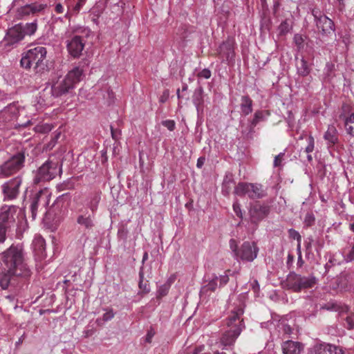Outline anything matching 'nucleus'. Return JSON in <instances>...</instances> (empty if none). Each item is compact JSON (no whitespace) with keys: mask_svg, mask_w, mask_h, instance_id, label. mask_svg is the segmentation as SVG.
Here are the masks:
<instances>
[{"mask_svg":"<svg viewBox=\"0 0 354 354\" xmlns=\"http://www.w3.org/2000/svg\"><path fill=\"white\" fill-rule=\"evenodd\" d=\"M220 56L227 61L232 59L234 57V42L232 40H227L223 42L218 49Z\"/></svg>","mask_w":354,"mask_h":354,"instance_id":"a211bd4d","label":"nucleus"},{"mask_svg":"<svg viewBox=\"0 0 354 354\" xmlns=\"http://www.w3.org/2000/svg\"><path fill=\"white\" fill-rule=\"evenodd\" d=\"M288 331L290 330V328L289 326L288 327Z\"/></svg>","mask_w":354,"mask_h":354,"instance_id":"338daca9","label":"nucleus"},{"mask_svg":"<svg viewBox=\"0 0 354 354\" xmlns=\"http://www.w3.org/2000/svg\"><path fill=\"white\" fill-rule=\"evenodd\" d=\"M198 76L205 79H209L211 77V71L209 69H203L199 73Z\"/></svg>","mask_w":354,"mask_h":354,"instance_id":"49530a36","label":"nucleus"},{"mask_svg":"<svg viewBox=\"0 0 354 354\" xmlns=\"http://www.w3.org/2000/svg\"><path fill=\"white\" fill-rule=\"evenodd\" d=\"M311 354H344V351L335 345L322 343L316 344L311 351Z\"/></svg>","mask_w":354,"mask_h":354,"instance_id":"f3484780","label":"nucleus"},{"mask_svg":"<svg viewBox=\"0 0 354 354\" xmlns=\"http://www.w3.org/2000/svg\"><path fill=\"white\" fill-rule=\"evenodd\" d=\"M344 127L346 132L349 135L354 136V113L345 118Z\"/></svg>","mask_w":354,"mask_h":354,"instance_id":"c85d7f7f","label":"nucleus"},{"mask_svg":"<svg viewBox=\"0 0 354 354\" xmlns=\"http://www.w3.org/2000/svg\"><path fill=\"white\" fill-rule=\"evenodd\" d=\"M284 153H280L274 157L273 165L274 167H282V162L283 160Z\"/></svg>","mask_w":354,"mask_h":354,"instance_id":"f704fd0d","label":"nucleus"},{"mask_svg":"<svg viewBox=\"0 0 354 354\" xmlns=\"http://www.w3.org/2000/svg\"><path fill=\"white\" fill-rule=\"evenodd\" d=\"M85 42L80 36L75 35L68 39L66 48L68 53L73 57H79L84 48Z\"/></svg>","mask_w":354,"mask_h":354,"instance_id":"2eb2a0df","label":"nucleus"},{"mask_svg":"<svg viewBox=\"0 0 354 354\" xmlns=\"http://www.w3.org/2000/svg\"><path fill=\"white\" fill-rule=\"evenodd\" d=\"M24 158L19 153L0 165V178H8L19 171L24 166Z\"/></svg>","mask_w":354,"mask_h":354,"instance_id":"39448f33","label":"nucleus"},{"mask_svg":"<svg viewBox=\"0 0 354 354\" xmlns=\"http://www.w3.org/2000/svg\"><path fill=\"white\" fill-rule=\"evenodd\" d=\"M260 208H261V209H262V211L263 212L264 214H266L267 213L268 209H267V208L266 207H261Z\"/></svg>","mask_w":354,"mask_h":354,"instance_id":"6e6d98bb","label":"nucleus"},{"mask_svg":"<svg viewBox=\"0 0 354 354\" xmlns=\"http://www.w3.org/2000/svg\"><path fill=\"white\" fill-rule=\"evenodd\" d=\"M169 290V286L164 285L159 288L158 290V297H163L167 295Z\"/></svg>","mask_w":354,"mask_h":354,"instance_id":"ea45409f","label":"nucleus"},{"mask_svg":"<svg viewBox=\"0 0 354 354\" xmlns=\"http://www.w3.org/2000/svg\"><path fill=\"white\" fill-rule=\"evenodd\" d=\"M263 113L262 111H257L254 115V118L252 121V126H256L258 122L263 118Z\"/></svg>","mask_w":354,"mask_h":354,"instance_id":"e433bc0d","label":"nucleus"},{"mask_svg":"<svg viewBox=\"0 0 354 354\" xmlns=\"http://www.w3.org/2000/svg\"><path fill=\"white\" fill-rule=\"evenodd\" d=\"M77 222L86 228H91L93 225L92 217L88 214L80 215L77 218Z\"/></svg>","mask_w":354,"mask_h":354,"instance_id":"cd10ccee","label":"nucleus"},{"mask_svg":"<svg viewBox=\"0 0 354 354\" xmlns=\"http://www.w3.org/2000/svg\"><path fill=\"white\" fill-rule=\"evenodd\" d=\"M53 128L51 124L48 123H40L37 124L34 127V130L37 133H46L50 132Z\"/></svg>","mask_w":354,"mask_h":354,"instance_id":"7c9ffc66","label":"nucleus"},{"mask_svg":"<svg viewBox=\"0 0 354 354\" xmlns=\"http://www.w3.org/2000/svg\"><path fill=\"white\" fill-rule=\"evenodd\" d=\"M308 145L306 147V152L308 153H311L314 150L315 147V140L313 136H310L307 138Z\"/></svg>","mask_w":354,"mask_h":354,"instance_id":"473e14b6","label":"nucleus"},{"mask_svg":"<svg viewBox=\"0 0 354 354\" xmlns=\"http://www.w3.org/2000/svg\"><path fill=\"white\" fill-rule=\"evenodd\" d=\"M281 346L283 354H300L303 348L300 343L291 340L284 342Z\"/></svg>","mask_w":354,"mask_h":354,"instance_id":"6ab92c4d","label":"nucleus"},{"mask_svg":"<svg viewBox=\"0 0 354 354\" xmlns=\"http://www.w3.org/2000/svg\"><path fill=\"white\" fill-rule=\"evenodd\" d=\"M17 208L15 206H3L0 209V226L9 227L15 222Z\"/></svg>","mask_w":354,"mask_h":354,"instance_id":"4468645a","label":"nucleus"},{"mask_svg":"<svg viewBox=\"0 0 354 354\" xmlns=\"http://www.w3.org/2000/svg\"><path fill=\"white\" fill-rule=\"evenodd\" d=\"M32 248L37 255L42 257L46 250V242L40 235H36L32 241Z\"/></svg>","mask_w":354,"mask_h":354,"instance_id":"aec40b11","label":"nucleus"},{"mask_svg":"<svg viewBox=\"0 0 354 354\" xmlns=\"http://www.w3.org/2000/svg\"><path fill=\"white\" fill-rule=\"evenodd\" d=\"M203 91L199 89L197 91H195L193 96V102L196 108L198 113L202 112L203 111Z\"/></svg>","mask_w":354,"mask_h":354,"instance_id":"a878e982","label":"nucleus"},{"mask_svg":"<svg viewBox=\"0 0 354 354\" xmlns=\"http://www.w3.org/2000/svg\"><path fill=\"white\" fill-rule=\"evenodd\" d=\"M139 283L138 286L140 288V293L141 294H147L150 292V287L149 283L148 281L144 280V273H143V268H142L139 272Z\"/></svg>","mask_w":354,"mask_h":354,"instance_id":"bb28decb","label":"nucleus"},{"mask_svg":"<svg viewBox=\"0 0 354 354\" xmlns=\"http://www.w3.org/2000/svg\"><path fill=\"white\" fill-rule=\"evenodd\" d=\"M350 229L351 231L354 232V222L350 223Z\"/></svg>","mask_w":354,"mask_h":354,"instance_id":"4d7b16f0","label":"nucleus"},{"mask_svg":"<svg viewBox=\"0 0 354 354\" xmlns=\"http://www.w3.org/2000/svg\"><path fill=\"white\" fill-rule=\"evenodd\" d=\"M315 222V216L313 213L308 212L304 217V224L307 226H311Z\"/></svg>","mask_w":354,"mask_h":354,"instance_id":"72a5a7b5","label":"nucleus"},{"mask_svg":"<svg viewBox=\"0 0 354 354\" xmlns=\"http://www.w3.org/2000/svg\"><path fill=\"white\" fill-rule=\"evenodd\" d=\"M30 123H31V120H28L27 122H26L24 124H21V125L24 126V127H26L28 124H29Z\"/></svg>","mask_w":354,"mask_h":354,"instance_id":"13d9d810","label":"nucleus"},{"mask_svg":"<svg viewBox=\"0 0 354 354\" xmlns=\"http://www.w3.org/2000/svg\"><path fill=\"white\" fill-rule=\"evenodd\" d=\"M148 259V254L147 252H145L143 255V257H142V261L144 262L145 261H146L147 259Z\"/></svg>","mask_w":354,"mask_h":354,"instance_id":"5fc2aeb1","label":"nucleus"},{"mask_svg":"<svg viewBox=\"0 0 354 354\" xmlns=\"http://www.w3.org/2000/svg\"><path fill=\"white\" fill-rule=\"evenodd\" d=\"M51 192L48 188H44L36 193L31 199L30 212L32 219H35L37 209L39 206L46 207L48 205Z\"/></svg>","mask_w":354,"mask_h":354,"instance_id":"6e6552de","label":"nucleus"},{"mask_svg":"<svg viewBox=\"0 0 354 354\" xmlns=\"http://www.w3.org/2000/svg\"><path fill=\"white\" fill-rule=\"evenodd\" d=\"M230 247L232 251L234 253V255L236 257V253L239 252L236 241L234 239H231L230 241Z\"/></svg>","mask_w":354,"mask_h":354,"instance_id":"a18cd8bd","label":"nucleus"},{"mask_svg":"<svg viewBox=\"0 0 354 354\" xmlns=\"http://www.w3.org/2000/svg\"><path fill=\"white\" fill-rule=\"evenodd\" d=\"M300 247H301V242H298V244H297V249L299 250H300Z\"/></svg>","mask_w":354,"mask_h":354,"instance_id":"e2e57ef3","label":"nucleus"},{"mask_svg":"<svg viewBox=\"0 0 354 354\" xmlns=\"http://www.w3.org/2000/svg\"><path fill=\"white\" fill-rule=\"evenodd\" d=\"M218 277L216 276L212 277L209 280L208 283L203 286L201 290V295H207L208 292H214L216 290L218 286Z\"/></svg>","mask_w":354,"mask_h":354,"instance_id":"5701e85b","label":"nucleus"},{"mask_svg":"<svg viewBox=\"0 0 354 354\" xmlns=\"http://www.w3.org/2000/svg\"><path fill=\"white\" fill-rule=\"evenodd\" d=\"M86 0H77V2L74 6L73 10L75 12H79L82 6L85 4Z\"/></svg>","mask_w":354,"mask_h":354,"instance_id":"79ce46f5","label":"nucleus"},{"mask_svg":"<svg viewBox=\"0 0 354 354\" xmlns=\"http://www.w3.org/2000/svg\"><path fill=\"white\" fill-rule=\"evenodd\" d=\"M100 198V195L98 193H95L90 196L87 205L92 212L97 209Z\"/></svg>","mask_w":354,"mask_h":354,"instance_id":"c756f323","label":"nucleus"},{"mask_svg":"<svg viewBox=\"0 0 354 354\" xmlns=\"http://www.w3.org/2000/svg\"><path fill=\"white\" fill-rule=\"evenodd\" d=\"M114 317V313L112 310H109L104 313L102 315V320L104 322H108L113 319Z\"/></svg>","mask_w":354,"mask_h":354,"instance_id":"a19ab883","label":"nucleus"},{"mask_svg":"<svg viewBox=\"0 0 354 354\" xmlns=\"http://www.w3.org/2000/svg\"><path fill=\"white\" fill-rule=\"evenodd\" d=\"M56 165L52 162L46 161L37 170L34 178L35 183L37 184L41 181L50 180L55 178L56 174Z\"/></svg>","mask_w":354,"mask_h":354,"instance_id":"9d476101","label":"nucleus"},{"mask_svg":"<svg viewBox=\"0 0 354 354\" xmlns=\"http://www.w3.org/2000/svg\"><path fill=\"white\" fill-rule=\"evenodd\" d=\"M20 25L17 24L8 30L3 39L5 46H14L24 39Z\"/></svg>","mask_w":354,"mask_h":354,"instance_id":"dca6fc26","label":"nucleus"},{"mask_svg":"<svg viewBox=\"0 0 354 354\" xmlns=\"http://www.w3.org/2000/svg\"><path fill=\"white\" fill-rule=\"evenodd\" d=\"M84 70L80 66L74 67L68 71L64 78L59 80L53 84L51 91L53 95L59 97L73 89L82 80Z\"/></svg>","mask_w":354,"mask_h":354,"instance_id":"7ed1b4c3","label":"nucleus"},{"mask_svg":"<svg viewBox=\"0 0 354 354\" xmlns=\"http://www.w3.org/2000/svg\"><path fill=\"white\" fill-rule=\"evenodd\" d=\"M236 195L248 196L250 198H259L263 196L262 187L258 184L239 183L234 189Z\"/></svg>","mask_w":354,"mask_h":354,"instance_id":"423d86ee","label":"nucleus"},{"mask_svg":"<svg viewBox=\"0 0 354 354\" xmlns=\"http://www.w3.org/2000/svg\"><path fill=\"white\" fill-rule=\"evenodd\" d=\"M324 138L328 144L333 145L337 141V131L335 126L329 125Z\"/></svg>","mask_w":354,"mask_h":354,"instance_id":"4be33fe9","label":"nucleus"},{"mask_svg":"<svg viewBox=\"0 0 354 354\" xmlns=\"http://www.w3.org/2000/svg\"><path fill=\"white\" fill-rule=\"evenodd\" d=\"M346 327L348 329H352L354 327V315L348 316L346 319Z\"/></svg>","mask_w":354,"mask_h":354,"instance_id":"37998d69","label":"nucleus"},{"mask_svg":"<svg viewBox=\"0 0 354 354\" xmlns=\"http://www.w3.org/2000/svg\"><path fill=\"white\" fill-rule=\"evenodd\" d=\"M291 29V26L289 24L287 20H285L281 23L278 27V30L280 35H284L287 34Z\"/></svg>","mask_w":354,"mask_h":354,"instance_id":"2f4dec72","label":"nucleus"},{"mask_svg":"<svg viewBox=\"0 0 354 354\" xmlns=\"http://www.w3.org/2000/svg\"><path fill=\"white\" fill-rule=\"evenodd\" d=\"M241 109L243 114L247 115L252 111V101L248 96L241 97Z\"/></svg>","mask_w":354,"mask_h":354,"instance_id":"393cba45","label":"nucleus"},{"mask_svg":"<svg viewBox=\"0 0 354 354\" xmlns=\"http://www.w3.org/2000/svg\"><path fill=\"white\" fill-rule=\"evenodd\" d=\"M22 183L21 178L15 177L2 185V190L5 199L12 200L15 198L19 192V187Z\"/></svg>","mask_w":354,"mask_h":354,"instance_id":"9b49d317","label":"nucleus"},{"mask_svg":"<svg viewBox=\"0 0 354 354\" xmlns=\"http://www.w3.org/2000/svg\"><path fill=\"white\" fill-rule=\"evenodd\" d=\"M203 348V346L200 347V348H196L194 349L193 352L190 354H198L199 352L202 351Z\"/></svg>","mask_w":354,"mask_h":354,"instance_id":"864d4df0","label":"nucleus"},{"mask_svg":"<svg viewBox=\"0 0 354 354\" xmlns=\"http://www.w3.org/2000/svg\"><path fill=\"white\" fill-rule=\"evenodd\" d=\"M55 12L57 13H59L60 14V13L64 12V8L63 6L61 3H57L55 6Z\"/></svg>","mask_w":354,"mask_h":354,"instance_id":"3c124183","label":"nucleus"},{"mask_svg":"<svg viewBox=\"0 0 354 354\" xmlns=\"http://www.w3.org/2000/svg\"><path fill=\"white\" fill-rule=\"evenodd\" d=\"M233 209L236 215L240 218H242V212L240 205L237 202H234L233 204Z\"/></svg>","mask_w":354,"mask_h":354,"instance_id":"c03bdc74","label":"nucleus"},{"mask_svg":"<svg viewBox=\"0 0 354 354\" xmlns=\"http://www.w3.org/2000/svg\"><path fill=\"white\" fill-rule=\"evenodd\" d=\"M307 158L309 161L312 160V156L311 155H308Z\"/></svg>","mask_w":354,"mask_h":354,"instance_id":"052dcab7","label":"nucleus"},{"mask_svg":"<svg viewBox=\"0 0 354 354\" xmlns=\"http://www.w3.org/2000/svg\"><path fill=\"white\" fill-rule=\"evenodd\" d=\"M47 50L45 47L38 46L25 52L21 57L20 64L21 67L29 69L33 65L37 71L44 69L46 66L44 62L46 57Z\"/></svg>","mask_w":354,"mask_h":354,"instance_id":"20e7f679","label":"nucleus"},{"mask_svg":"<svg viewBox=\"0 0 354 354\" xmlns=\"http://www.w3.org/2000/svg\"><path fill=\"white\" fill-rule=\"evenodd\" d=\"M46 8V4L35 2L27 4L17 8L16 11V18L17 19H24L30 15H34L42 12Z\"/></svg>","mask_w":354,"mask_h":354,"instance_id":"f8f14e48","label":"nucleus"},{"mask_svg":"<svg viewBox=\"0 0 354 354\" xmlns=\"http://www.w3.org/2000/svg\"><path fill=\"white\" fill-rule=\"evenodd\" d=\"M162 124L168 130L172 131L176 127V123L172 120H166L162 122Z\"/></svg>","mask_w":354,"mask_h":354,"instance_id":"c9c22d12","label":"nucleus"},{"mask_svg":"<svg viewBox=\"0 0 354 354\" xmlns=\"http://www.w3.org/2000/svg\"><path fill=\"white\" fill-rule=\"evenodd\" d=\"M7 227H3V226H0V242H3L6 239V230Z\"/></svg>","mask_w":354,"mask_h":354,"instance_id":"8fccbe9b","label":"nucleus"},{"mask_svg":"<svg viewBox=\"0 0 354 354\" xmlns=\"http://www.w3.org/2000/svg\"><path fill=\"white\" fill-rule=\"evenodd\" d=\"M215 354H225V353H216Z\"/></svg>","mask_w":354,"mask_h":354,"instance_id":"69168bd1","label":"nucleus"},{"mask_svg":"<svg viewBox=\"0 0 354 354\" xmlns=\"http://www.w3.org/2000/svg\"><path fill=\"white\" fill-rule=\"evenodd\" d=\"M179 93H180V90H179V89H178V91H177V95H178V97H179Z\"/></svg>","mask_w":354,"mask_h":354,"instance_id":"0e129e2a","label":"nucleus"},{"mask_svg":"<svg viewBox=\"0 0 354 354\" xmlns=\"http://www.w3.org/2000/svg\"><path fill=\"white\" fill-rule=\"evenodd\" d=\"M151 336H152V335H151V334H150L149 333L147 334V341H149V342L150 338L151 337Z\"/></svg>","mask_w":354,"mask_h":354,"instance_id":"bf43d9fd","label":"nucleus"},{"mask_svg":"<svg viewBox=\"0 0 354 354\" xmlns=\"http://www.w3.org/2000/svg\"><path fill=\"white\" fill-rule=\"evenodd\" d=\"M229 280L227 275H221L218 277V281L220 283V286L225 285L227 283Z\"/></svg>","mask_w":354,"mask_h":354,"instance_id":"09e8293b","label":"nucleus"},{"mask_svg":"<svg viewBox=\"0 0 354 354\" xmlns=\"http://www.w3.org/2000/svg\"><path fill=\"white\" fill-rule=\"evenodd\" d=\"M259 249L254 242H245L236 253V258L242 261H252L256 259Z\"/></svg>","mask_w":354,"mask_h":354,"instance_id":"ddd939ff","label":"nucleus"},{"mask_svg":"<svg viewBox=\"0 0 354 354\" xmlns=\"http://www.w3.org/2000/svg\"><path fill=\"white\" fill-rule=\"evenodd\" d=\"M19 25H20L22 29V32L24 37L26 35H33L37 30V23L36 20L30 23H26L25 24H19Z\"/></svg>","mask_w":354,"mask_h":354,"instance_id":"b1692460","label":"nucleus"},{"mask_svg":"<svg viewBox=\"0 0 354 354\" xmlns=\"http://www.w3.org/2000/svg\"><path fill=\"white\" fill-rule=\"evenodd\" d=\"M294 41H295V44H297V46L299 47H300L304 42L301 35H300L299 34H297L295 35Z\"/></svg>","mask_w":354,"mask_h":354,"instance_id":"de8ad7c7","label":"nucleus"},{"mask_svg":"<svg viewBox=\"0 0 354 354\" xmlns=\"http://www.w3.org/2000/svg\"><path fill=\"white\" fill-rule=\"evenodd\" d=\"M317 26L319 28H322L323 32L333 30V21L326 16H322L317 21Z\"/></svg>","mask_w":354,"mask_h":354,"instance_id":"412c9836","label":"nucleus"},{"mask_svg":"<svg viewBox=\"0 0 354 354\" xmlns=\"http://www.w3.org/2000/svg\"><path fill=\"white\" fill-rule=\"evenodd\" d=\"M332 310H337V306H333V307L331 308Z\"/></svg>","mask_w":354,"mask_h":354,"instance_id":"680f3d73","label":"nucleus"},{"mask_svg":"<svg viewBox=\"0 0 354 354\" xmlns=\"http://www.w3.org/2000/svg\"><path fill=\"white\" fill-rule=\"evenodd\" d=\"M243 313V308L240 306L232 310L226 319L227 330L221 338V344L223 348L232 345L244 328L243 319L241 318Z\"/></svg>","mask_w":354,"mask_h":354,"instance_id":"f03ea898","label":"nucleus"},{"mask_svg":"<svg viewBox=\"0 0 354 354\" xmlns=\"http://www.w3.org/2000/svg\"><path fill=\"white\" fill-rule=\"evenodd\" d=\"M0 286L8 287L12 277L26 279L31 275L21 245H12L0 254Z\"/></svg>","mask_w":354,"mask_h":354,"instance_id":"f257e3e1","label":"nucleus"},{"mask_svg":"<svg viewBox=\"0 0 354 354\" xmlns=\"http://www.w3.org/2000/svg\"><path fill=\"white\" fill-rule=\"evenodd\" d=\"M26 113V108L19 103H12L0 111V127L17 118L19 115Z\"/></svg>","mask_w":354,"mask_h":354,"instance_id":"0eeeda50","label":"nucleus"},{"mask_svg":"<svg viewBox=\"0 0 354 354\" xmlns=\"http://www.w3.org/2000/svg\"><path fill=\"white\" fill-rule=\"evenodd\" d=\"M204 162V158H199L197 161V167H201Z\"/></svg>","mask_w":354,"mask_h":354,"instance_id":"603ef678","label":"nucleus"},{"mask_svg":"<svg viewBox=\"0 0 354 354\" xmlns=\"http://www.w3.org/2000/svg\"><path fill=\"white\" fill-rule=\"evenodd\" d=\"M301 62V67L299 68V73L303 76H306L310 72L309 68L307 66V63L304 59H302Z\"/></svg>","mask_w":354,"mask_h":354,"instance_id":"4c0bfd02","label":"nucleus"},{"mask_svg":"<svg viewBox=\"0 0 354 354\" xmlns=\"http://www.w3.org/2000/svg\"><path fill=\"white\" fill-rule=\"evenodd\" d=\"M288 232H289L290 236L292 239H296L297 241V242H301V236L297 231H296L293 229H290V230H289Z\"/></svg>","mask_w":354,"mask_h":354,"instance_id":"58836bf2","label":"nucleus"},{"mask_svg":"<svg viewBox=\"0 0 354 354\" xmlns=\"http://www.w3.org/2000/svg\"><path fill=\"white\" fill-rule=\"evenodd\" d=\"M287 281L290 288L296 292L303 288H310L315 283V277H301L294 273L288 276Z\"/></svg>","mask_w":354,"mask_h":354,"instance_id":"1a4fd4ad","label":"nucleus"},{"mask_svg":"<svg viewBox=\"0 0 354 354\" xmlns=\"http://www.w3.org/2000/svg\"><path fill=\"white\" fill-rule=\"evenodd\" d=\"M339 2L343 1V0H338Z\"/></svg>","mask_w":354,"mask_h":354,"instance_id":"774afa93","label":"nucleus"}]
</instances>
